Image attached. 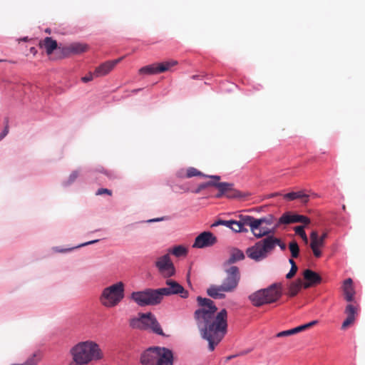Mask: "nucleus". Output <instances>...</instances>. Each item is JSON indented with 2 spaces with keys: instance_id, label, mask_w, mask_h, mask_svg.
Masks as SVG:
<instances>
[{
  "instance_id": "603ef678",
  "label": "nucleus",
  "mask_w": 365,
  "mask_h": 365,
  "mask_svg": "<svg viewBox=\"0 0 365 365\" xmlns=\"http://www.w3.org/2000/svg\"><path fill=\"white\" fill-rule=\"evenodd\" d=\"M97 242H98V240H92V241H90V242H85V243L79 245L78 247L86 246V245H91V244L96 243Z\"/></svg>"
},
{
  "instance_id": "f3484780",
  "label": "nucleus",
  "mask_w": 365,
  "mask_h": 365,
  "mask_svg": "<svg viewBox=\"0 0 365 365\" xmlns=\"http://www.w3.org/2000/svg\"><path fill=\"white\" fill-rule=\"evenodd\" d=\"M297 217L298 214L294 213L292 212H285L278 219L276 225H274V229H277L282 225H287L292 223H297Z\"/></svg>"
},
{
  "instance_id": "bb28decb",
  "label": "nucleus",
  "mask_w": 365,
  "mask_h": 365,
  "mask_svg": "<svg viewBox=\"0 0 365 365\" xmlns=\"http://www.w3.org/2000/svg\"><path fill=\"white\" fill-rule=\"evenodd\" d=\"M284 198L288 200H294L296 199H302L304 202L308 201L309 196L302 192H292L284 195Z\"/></svg>"
},
{
  "instance_id": "2eb2a0df",
  "label": "nucleus",
  "mask_w": 365,
  "mask_h": 365,
  "mask_svg": "<svg viewBox=\"0 0 365 365\" xmlns=\"http://www.w3.org/2000/svg\"><path fill=\"white\" fill-rule=\"evenodd\" d=\"M303 276L304 279L307 281L303 284L304 289H308L312 286L319 284L322 281V279L319 274L309 269L304 271Z\"/></svg>"
},
{
  "instance_id": "79ce46f5",
  "label": "nucleus",
  "mask_w": 365,
  "mask_h": 365,
  "mask_svg": "<svg viewBox=\"0 0 365 365\" xmlns=\"http://www.w3.org/2000/svg\"><path fill=\"white\" fill-rule=\"evenodd\" d=\"M310 219L307 216L298 215L297 222H301L305 225H307L310 223Z\"/></svg>"
},
{
  "instance_id": "f257e3e1",
  "label": "nucleus",
  "mask_w": 365,
  "mask_h": 365,
  "mask_svg": "<svg viewBox=\"0 0 365 365\" xmlns=\"http://www.w3.org/2000/svg\"><path fill=\"white\" fill-rule=\"evenodd\" d=\"M198 308L194 312V319L202 339L209 344L212 351L227 331V312L225 309L217 313L215 302L208 298L197 297Z\"/></svg>"
},
{
  "instance_id": "423d86ee",
  "label": "nucleus",
  "mask_w": 365,
  "mask_h": 365,
  "mask_svg": "<svg viewBox=\"0 0 365 365\" xmlns=\"http://www.w3.org/2000/svg\"><path fill=\"white\" fill-rule=\"evenodd\" d=\"M272 251H273L272 241L267 237L248 247L246 254L249 258L255 262H259L265 259Z\"/></svg>"
},
{
  "instance_id": "39448f33",
  "label": "nucleus",
  "mask_w": 365,
  "mask_h": 365,
  "mask_svg": "<svg viewBox=\"0 0 365 365\" xmlns=\"http://www.w3.org/2000/svg\"><path fill=\"white\" fill-rule=\"evenodd\" d=\"M130 326L133 329H150L153 332L159 335H164L163 329L155 317L150 312L140 314L139 317L132 319Z\"/></svg>"
},
{
  "instance_id": "7ed1b4c3",
  "label": "nucleus",
  "mask_w": 365,
  "mask_h": 365,
  "mask_svg": "<svg viewBox=\"0 0 365 365\" xmlns=\"http://www.w3.org/2000/svg\"><path fill=\"white\" fill-rule=\"evenodd\" d=\"M143 365H173V352L166 348H149L141 355Z\"/></svg>"
},
{
  "instance_id": "393cba45",
  "label": "nucleus",
  "mask_w": 365,
  "mask_h": 365,
  "mask_svg": "<svg viewBox=\"0 0 365 365\" xmlns=\"http://www.w3.org/2000/svg\"><path fill=\"white\" fill-rule=\"evenodd\" d=\"M303 284L301 279L292 282L289 286L287 295L291 297L296 296L301 290Z\"/></svg>"
},
{
  "instance_id": "13d9d810",
  "label": "nucleus",
  "mask_w": 365,
  "mask_h": 365,
  "mask_svg": "<svg viewBox=\"0 0 365 365\" xmlns=\"http://www.w3.org/2000/svg\"><path fill=\"white\" fill-rule=\"evenodd\" d=\"M30 51H31V53H36V51L35 48H34V47L31 48Z\"/></svg>"
},
{
  "instance_id": "c9c22d12",
  "label": "nucleus",
  "mask_w": 365,
  "mask_h": 365,
  "mask_svg": "<svg viewBox=\"0 0 365 365\" xmlns=\"http://www.w3.org/2000/svg\"><path fill=\"white\" fill-rule=\"evenodd\" d=\"M230 228L235 232H247L248 230L247 228H242V227L240 225L237 220H232V225Z\"/></svg>"
},
{
  "instance_id": "9d476101",
  "label": "nucleus",
  "mask_w": 365,
  "mask_h": 365,
  "mask_svg": "<svg viewBox=\"0 0 365 365\" xmlns=\"http://www.w3.org/2000/svg\"><path fill=\"white\" fill-rule=\"evenodd\" d=\"M207 185H213V186L216 187L219 190L220 193L217 195L218 197L225 193H227V197L229 198H244L249 195L248 193L234 190L233 184L232 183L208 182Z\"/></svg>"
},
{
  "instance_id": "1a4fd4ad",
  "label": "nucleus",
  "mask_w": 365,
  "mask_h": 365,
  "mask_svg": "<svg viewBox=\"0 0 365 365\" xmlns=\"http://www.w3.org/2000/svg\"><path fill=\"white\" fill-rule=\"evenodd\" d=\"M167 287L158 289L161 300L164 296H170L174 294H180L182 298L188 297V292L184 289L178 282L173 279H167L165 281Z\"/></svg>"
},
{
  "instance_id": "aec40b11",
  "label": "nucleus",
  "mask_w": 365,
  "mask_h": 365,
  "mask_svg": "<svg viewBox=\"0 0 365 365\" xmlns=\"http://www.w3.org/2000/svg\"><path fill=\"white\" fill-rule=\"evenodd\" d=\"M352 284L353 282L351 278L346 279L343 284V291L345 299L349 302L354 300V296L355 294Z\"/></svg>"
},
{
  "instance_id": "5701e85b",
  "label": "nucleus",
  "mask_w": 365,
  "mask_h": 365,
  "mask_svg": "<svg viewBox=\"0 0 365 365\" xmlns=\"http://www.w3.org/2000/svg\"><path fill=\"white\" fill-rule=\"evenodd\" d=\"M275 232L274 227L272 229H269L267 226L264 225H258L257 227H255L254 232H251L253 235L257 238H262L264 236L268 237L270 236V234H274Z\"/></svg>"
},
{
  "instance_id": "4be33fe9",
  "label": "nucleus",
  "mask_w": 365,
  "mask_h": 365,
  "mask_svg": "<svg viewBox=\"0 0 365 365\" xmlns=\"http://www.w3.org/2000/svg\"><path fill=\"white\" fill-rule=\"evenodd\" d=\"M224 292H225L222 289L221 285H212L207 289L208 296L214 299H224L225 297Z\"/></svg>"
},
{
  "instance_id": "09e8293b",
  "label": "nucleus",
  "mask_w": 365,
  "mask_h": 365,
  "mask_svg": "<svg viewBox=\"0 0 365 365\" xmlns=\"http://www.w3.org/2000/svg\"><path fill=\"white\" fill-rule=\"evenodd\" d=\"M9 133V125H6L2 132L0 133V140H2Z\"/></svg>"
},
{
  "instance_id": "6e6552de",
  "label": "nucleus",
  "mask_w": 365,
  "mask_h": 365,
  "mask_svg": "<svg viewBox=\"0 0 365 365\" xmlns=\"http://www.w3.org/2000/svg\"><path fill=\"white\" fill-rule=\"evenodd\" d=\"M226 278L220 284L222 289L226 292H233L237 287L240 280V272L237 266H231L225 269Z\"/></svg>"
},
{
  "instance_id": "f704fd0d",
  "label": "nucleus",
  "mask_w": 365,
  "mask_h": 365,
  "mask_svg": "<svg viewBox=\"0 0 365 365\" xmlns=\"http://www.w3.org/2000/svg\"><path fill=\"white\" fill-rule=\"evenodd\" d=\"M356 311V307L351 304H349L345 309V313L347 315V317H351L352 319H355Z\"/></svg>"
},
{
  "instance_id": "473e14b6",
  "label": "nucleus",
  "mask_w": 365,
  "mask_h": 365,
  "mask_svg": "<svg viewBox=\"0 0 365 365\" xmlns=\"http://www.w3.org/2000/svg\"><path fill=\"white\" fill-rule=\"evenodd\" d=\"M294 230L297 235L300 236V237L302 239V240L305 243L308 242V237L304 231V226H303V225L297 226L294 228Z\"/></svg>"
},
{
  "instance_id": "ddd939ff",
  "label": "nucleus",
  "mask_w": 365,
  "mask_h": 365,
  "mask_svg": "<svg viewBox=\"0 0 365 365\" xmlns=\"http://www.w3.org/2000/svg\"><path fill=\"white\" fill-rule=\"evenodd\" d=\"M264 292L268 304L278 301L282 295V285L281 283H274L267 288L262 289Z\"/></svg>"
},
{
  "instance_id": "412c9836",
  "label": "nucleus",
  "mask_w": 365,
  "mask_h": 365,
  "mask_svg": "<svg viewBox=\"0 0 365 365\" xmlns=\"http://www.w3.org/2000/svg\"><path fill=\"white\" fill-rule=\"evenodd\" d=\"M39 46L46 49L48 55H51L56 49L58 44L56 41L51 37H46L43 41H40Z\"/></svg>"
},
{
  "instance_id": "20e7f679",
  "label": "nucleus",
  "mask_w": 365,
  "mask_h": 365,
  "mask_svg": "<svg viewBox=\"0 0 365 365\" xmlns=\"http://www.w3.org/2000/svg\"><path fill=\"white\" fill-rule=\"evenodd\" d=\"M125 286L118 282L106 287L101 295V303L106 307L110 308L118 305L124 297Z\"/></svg>"
},
{
  "instance_id": "5fc2aeb1",
  "label": "nucleus",
  "mask_w": 365,
  "mask_h": 365,
  "mask_svg": "<svg viewBox=\"0 0 365 365\" xmlns=\"http://www.w3.org/2000/svg\"><path fill=\"white\" fill-rule=\"evenodd\" d=\"M207 186H211V185H207V183H205V184H202V185H200L199 186V188H198L197 192H198L199 190H202V189L205 188V187H207ZM212 186H213V185H212Z\"/></svg>"
},
{
  "instance_id": "49530a36",
  "label": "nucleus",
  "mask_w": 365,
  "mask_h": 365,
  "mask_svg": "<svg viewBox=\"0 0 365 365\" xmlns=\"http://www.w3.org/2000/svg\"><path fill=\"white\" fill-rule=\"evenodd\" d=\"M298 268L291 267L289 272L287 274V279H292L297 273Z\"/></svg>"
},
{
  "instance_id": "a19ab883",
  "label": "nucleus",
  "mask_w": 365,
  "mask_h": 365,
  "mask_svg": "<svg viewBox=\"0 0 365 365\" xmlns=\"http://www.w3.org/2000/svg\"><path fill=\"white\" fill-rule=\"evenodd\" d=\"M231 225H232V220H219L216 221L215 223H213L212 226L216 227L218 225H225L230 228V227H231Z\"/></svg>"
},
{
  "instance_id": "de8ad7c7",
  "label": "nucleus",
  "mask_w": 365,
  "mask_h": 365,
  "mask_svg": "<svg viewBox=\"0 0 365 365\" xmlns=\"http://www.w3.org/2000/svg\"><path fill=\"white\" fill-rule=\"evenodd\" d=\"M97 171L103 173L105 175H106L109 178L114 177L113 173L107 170H105L103 167H99L96 169Z\"/></svg>"
},
{
  "instance_id": "f8f14e48",
  "label": "nucleus",
  "mask_w": 365,
  "mask_h": 365,
  "mask_svg": "<svg viewBox=\"0 0 365 365\" xmlns=\"http://www.w3.org/2000/svg\"><path fill=\"white\" fill-rule=\"evenodd\" d=\"M217 237L210 232H203L197 235L192 245L193 248L202 249L214 245Z\"/></svg>"
},
{
  "instance_id": "6ab92c4d",
  "label": "nucleus",
  "mask_w": 365,
  "mask_h": 365,
  "mask_svg": "<svg viewBox=\"0 0 365 365\" xmlns=\"http://www.w3.org/2000/svg\"><path fill=\"white\" fill-rule=\"evenodd\" d=\"M242 228H246V226L250 227V231L254 232L256 227V218L250 215H239L237 220Z\"/></svg>"
},
{
  "instance_id": "6e6d98bb",
  "label": "nucleus",
  "mask_w": 365,
  "mask_h": 365,
  "mask_svg": "<svg viewBox=\"0 0 365 365\" xmlns=\"http://www.w3.org/2000/svg\"><path fill=\"white\" fill-rule=\"evenodd\" d=\"M204 177L213 178L216 180H219L220 179V177L218 175H204Z\"/></svg>"
},
{
  "instance_id": "bf43d9fd",
  "label": "nucleus",
  "mask_w": 365,
  "mask_h": 365,
  "mask_svg": "<svg viewBox=\"0 0 365 365\" xmlns=\"http://www.w3.org/2000/svg\"><path fill=\"white\" fill-rule=\"evenodd\" d=\"M160 219H153V220H149V222H156V221H159Z\"/></svg>"
},
{
  "instance_id": "58836bf2",
  "label": "nucleus",
  "mask_w": 365,
  "mask_h": 365,
  "mask_svg": "<svg viewBox=\"0 0 365 365\" xmlns=\"http://www.w3.org/2000/svg\"><path fill=\"white\" fill-rule=\"evenodd\" d=\"M295 334H296L295 331L293 328V329H291L289 330L280 331V332L277 333L276 336H277V337H284V336H291V335H293Z\"/></svg>"
},
{
  "instance_id": "37998d69",
  "label": "nucleus",
  "mask_w": 365,
  "mask_h": 365,
  "mask_svg": "<svg viewBox=\"0 0 365 365\" xmlns=\"http://www.w3.org/2000/svg\"><path fill=\"white\" fill-rule=\"evenodd\" d=\"M103 194H107L108 195H112V191L110 190L107 189V188H100L96 192V195H103Z\"/></svg>"
},
{
  "instance_id": "864d4df0",
  "label": "nucleus",
  "mask_w": 365,
  "mask_h": 365,
  "mask_svg": "<svg viewBox=\"0 0 365 365\" xmlns=\"http://www.w3.org/2000/svg\"><path fill=\"white\" fill-rule=\"evenodd\" d=\"M289 262L291 264V267L298 268L293 258L289 259Z\"/></svg>"
},
{
  "instance_id": "c85d7f7f",
  "label": "nucleus",
  "mask_w": 365,
  "mask_h": 365,
  "mask_svg": "<svg viewBox=\"0 0 365 365\" xmlns=\"http://www.w3.org/2000/svg\"><path fill=\"white\" fill-rule=\"evenodd\" d=\"M158 66V71L160 73L170 71V69L178 64V61L175 60H169L161 63H157Z\"/></svg>"
},
{
  "instance_id": "3c124183",
  "label": "nucleus",
  "mask_w": 365,
  "mask_h": 365,
  "mask_svg": "<svg viewBox=\"0 0 365 365\" xmlns=\"http://www.w3.org/2000/svg\"><path fill=\"white\" fill-rule=\"evenodd\" d=\"M247 352H242V353H240L238 354H236V355H230L229 356L227 357V361H229V360H231L232 359L237 356H241V355H243V354H247Z\"/></svg>"
},
{
  "instance_id": "9b49d317",
  "label": "nucleus",
  "mask_w": 365,
  "mask_h": 365,
  "mask_svg": "<svg viewBox=\"0 0 365 365\" xmlns=\"http://www.w3.org/2000/svg\"><path fill=\"white\" fill-rule=\"evenodd\" d=\"M155 266L164 278H169L175 274L174 264L168 254L158 258L155 262Z\"/></svg>"
},
{
  "instance_id": "8fccbe9b",
  "label": "nucleus",
  "mask_w": 365,
  "mask_h": 365,
  "mask_svg": "<svg viewBox=\"0 0 365 365\" xmlns=\"http://www.w3.org/2000/svg\"><path fill=\"white\" fill-rule=\"evenodd\" d=\"M78 176V171H73L69 177V182H73Z\"/></svg>"
},
{
  "instance_id": "a18cd8bd",
  "label": "nucleus",
  "mask_w": 365,
  "mask_h": 365,
  "mask_svg": "<svg viewBox=\"0 0 365 365\" xmlns=\"http://www.w3.org/2000/svg\"><path fill=\"white\" fill-rule=\"evenodd\" d=\"M298 268L291 267L289 272L287 274V279H292L297 273Z\"/></svg>"
},
{
  "instance_id": "b1692460",
  "label": "nucleus",
  "mask_w": 365,
  "mask_h": 365,
  "mask_svg": "<svg viewBox=\"0 0 365 365\" xmlns=\"http://www.w3.org/2000/svg\"><path fill=\"white\" fill-rule=\"evenodd\" d=\"M87 50V46L85 44L75 43L69 45L68 46L63 48L66 54L69 53H81L85 52Z\"/></svg>"
},
{
  "instance_id": "4c0bfd02",
  "label": "nucleus",
  "mask_w": 365,
  "mask_h": 365,
  "mask_svg": "<svg viewBox=\"0 0 365 365\" xmlns=\"http://www.w3.org/2000/svg\"><path fill=\"white\" fill-rule=\"evenodd\" d=\"M186 175L187 178H192L194 176H201V175L204 176V175H202V173L201 172H200L195 168H189L187 170Z\"/></svg>"
},
{
  "instance_id": "0eeeda50",
  "label": "nucleus",
  "mask_w": 365,
  "mask_h": 365,
  "mask_svg": "<svg viewBox=\"0 0 365 365\" xmlns=\"http://www.w3.org/2000/svg\"><path fill=\"white\" fill-rule=\"evenodd\" d=\"M131 299L140 307L157 305L162 301L158 289L134 292L131 294Z\"/></svg>"
},
{
  "instance_id": "dca6fc26",
  "label": "nucleus",
  "mask_w": 365,
  "mask_h": 365,
  "mask_svg": "<svg viewBox=\"0 0 365 365\" xmlns=\"http://www.w3.org/2000/svg\"><path fill=\"white\" fill-rule=\"evenodd\" d=\"M310 240V247L314 255L317 258L320 257L322 256V252L319 248L324 247V242L319 238L317 231H312L311 232Z\"/></svg>"
},
{
  "instance_id": "4d7b16f0",
  "label": "nucleus",
  "mask_w": 365,
  "mask_h": 365,
  "mask_svg": "<svg viewBox=\"0 0 365 365\" xmlns=\"http://www.w3.org/2000/svg\"><path fill=\"white\" fill-rule=\"evenodd\" d=\"M327 236H328V234H327V232H324V233L322 235V236H321V237H319V238H320V239H322V240L324 242L325 239L327 237Z\"/></svg>"
},
{
  "instance_id": "a211bd4d",
  "label": "nucleus",
  "mask_w": 365,
  "mask_h": 365,
  "mask_svg": "<svg viewBox=\"0 0 365 365\" xmlns=\"http://www.w3.org/2000/svg\"><path fill=\"white\" fill-rule=\"evenodd\" d=\"M249 299L255 307H261L264 304H268L264 292L262 289L250 294L249 296Z\"/></svg>"
},
{
  "instance_id": "f03ea898",
  "label": "nucleus",
  "mask_w": 365,
  "mask_h": 365,
  "mask_svg": "<svg viewBox=\"0 0 365 365\" xmlns=\"http://www.w3.org/2000/svg\"><path fill=\"white\" fill-rule=\"evenodd\" d=\"M70 354L76 365H88L103 356L98 344L93 341L78 343L70 349Z\"/></svg>"
},
{
  "instance_id": "cd10ccee",
  "label": "nucleus",
  "mask_w": 365,
  "mask_h": 365,
  "mask_svg": "<svg viewBox=\"0 0 365 365\" xmlns=\"http://www.w3.org/2000/svg\"><path fill=\"white\" fill-rule=\"evenodd\" d=\"M140 74H148V75H153L160 73L158 71V63L150 64L144 67H142L139 70Z\"/></svg>"
},
{
  "instance_id": "7c9ffc66",
  "label": "nucleus",
  "mask_w": 365,
  "mask_h": 365,
  "mask_svg": "<svg viewBox=\"0 0 365 365\" xmlns=\"http://www.w3.org/2000/svg\"><path fill=\"white\" fill-rule=\"evenodd\" d=\"M289 249L292 258H297L299 255V247L295 240H292L289 244Z\"/></svg>"
},
{
  "instance_id": "2f4dec72",
  "label": "nucleus",
  "mask_w": 365,
  "mask_h": 365,
  "mask_svg": "<svg viewBox=\"0 0 365 365\" xmlns=\"http://www.w3.org/2000/svg\"><path fill=\"white\" fill-rule=\"evenodd\" d=\"M171 253L178 257L186 256V255L187 254V250L182 245H178L173 247V249L171 251Z\"/></svg>"
},
{
  "instance_id": "052dcab7",
  "label": "nucleus",
  "mask_w": 365,
  "mask_h": 365,
  "mask_svg": "<svg viewBox=\"0 0 365 365\" xmlns=\"http://www.w3.org/2000/svg\"><path fill=\"white\" fill-rule=\"evenodd\" d=\"M5 61H7V60H6V59H0V62H5Z\"/></svg>"
},
{
  "instance_id": "ea45409f",
  "label": "nucleus",
  "mask_w": 365,
  "mask_h": 365,
  "mask_svg": "<svg viewBox=\"0 0 365 365\" xmlns=\"http://www.w3.org/2000/svg\"><path fill=\"white\" fill-rule=\"evenodd\" d=\"M355 319H352L351 317H346V319L344 321L341 325V329H348L351 324H354Z\"/></svg>"
},
{
  "instance_id": "a878e982",
  "label": "nucleus",
  "mask_w": 365,
  "mask_h": 365,
  "mask_svg": "<svg viewBox=\"0 0 365 365\" xmlns=\"http://www.w3.org/2000/svg\"><path fill=\"white\" fill-rule=\"evenodd\" d=\"M244 259L245 255L243 252L237 248H233L230 252V256L227 262L228 264H233Z\"/></svg>"
},
{
  "instance_id": "c756f323",
  "label": "nucleus",
  "mask_w": 365,
  "mask_h": 365,
  "mask_svg": "<svg viewBox=\"0 0 365 365\" xmlns=\"http://www.w3.org/2000/svg\"><path fill=\"white\" fill-rule=\"evenodd\" d=\"M274 217L272 215H269L266 217H261V218H256V227H257L258 225H271L274 222Z\"/></svg>"
},
{
  "instance_id": "e433bc0d",
  "label": "nucleus",
  "mask_w": 365,
  "mask_h": 365,
  "mask_svg": "<svg viewBox=\"0 0 365 365\" xmlns=\"http://www.w3.org/2000/svg\"><path fill=\"white\" fill-rule=\"evenodd\" d=\"M317 323V321H312L307 324L297 327L294 328V329L295 331V333L297 334L300 331H304V330L312 327V326L315 325Z\"/></svg>"
},
{
  "instance_id": "72a5a7b5",
  "label": "nucleus",
  "mask_w": 365,
  "mask_h": 365,
  "mask_svg": "<svg viewBox=\"0 0 365 365\" xmlns=\"http://www.w3.org/2000/svg\"><path fill=\"white\" fill-rule=\"evenodd\" d=\"M268 239L272 241L273 250L278 245L282 250H286V245L281 241L280 239L274 237L273 235L268 236Z\"/></svg>"
},
{
  "instance_id": "4468645a",
  "label": "nucleus",
  "mask_w": 365,
  "mask_h": 365,
  "mask_svg": "<svg viewBox=\"0 0 365 365\" xmlns=\"http://www.w3.org/2000/svg\"><path fill=\"white\" fill-rule=\"evenodd\" d=\"M123 59V57H120L118 59L113 61H108L96 68L93 75L96 78L102 77L108 74L115 66Z\"/></svg>"
},
{
  "instance_id": "c03bdc74",
  "label": "nucleus",
  "mask_w": 365,
  "mask_h": 365,
  "mask_svg": "<svg viewBox=\"0 0 365 365\" xmlns=\"http://www.w3.org/2000/svg\"><path fill=\"white\" fill-rule=\"evenodd\" d=\"M95 76L93 75V73H89L86 76L81 78V81L84 83H88L93 79Z\"/></svg>"
}]
</instances>
